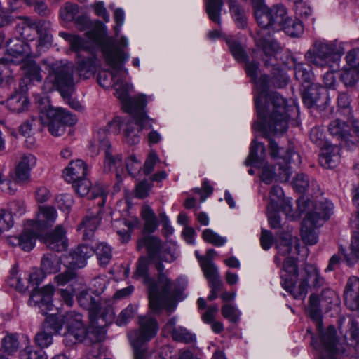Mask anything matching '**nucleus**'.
I'll list each match as a JSON object with an SVG mask.
<instances>
[{
    "instance_id": "3c124183",
    "label": "nucleus",
    "mask_w": 359,
    "mask_h": 359,
    "mask_svg": "<svg viewBox=\"0 0 359 359\" xmlns=\"http://www.w3.org/2000/svg\"><path fill=\"white\" fill-rule=\"evenodd\" d=\"M258 46L262 48L266 56L273 57L280 50V46L276 41L269 39H262L258 42Z\"/></svg>"
},
{
    "instance_id": "0eeeda50",
    "label": "nucleus",
    "mask_w": 359,
    "mask_h": 359,
    "mask_svg": "<svg viewBox=\"0 0 359 359\" xmlns=\"http://www.w3.org/2000/svg\"><path fill=\"white\" fill-rule=\"evenodd\" d=\"M128 45L127 38L123 36L118 44L107 43L103 46L102 52L106 62L111 67L112 71L111 73L102 71L98 74L97 82L102 87L113 86L120 76L128 74V69L121 65V63L129 57L128 54L125 53L121 48H126Z\"/></svg>"
},
{
    "instance_id": "473e14b6",
    "label": "nucleus",
    "mask_w": 359,
    "mask_h": 359,
    "mask_svg": "<svg viewBox=\"0 0 359 359\" xmlns=\"http://www.w3.org/2000/svg\"><path fill=\"white\" fill-rule=\"evenodd\" d=\"M50 330L53 332V328L47 323L46 317L41 330L36 334L34 337L36 344L41 349L47 348L53 344V339Z\"/></svg>"
},
{
    "instance_id": "f257e3e1",
    "label": "nucleus",
    "mask_w": 359,
    "mask_h": 359,
    "mask_svg": "<svg viewBox=\"0 0 359 359\" xmlns=\"http://www.w3.org/2000/svg\"><path fill=\"white\" fill-rule=\"evenodd\" d=\"M258 70L257 62L246 63V73L254 81L258 91L255 96V105L261 122L255 123L253 127L257 130L282 134L288 128L286 101L278 93L268 92L269 79L265 74L258 79Z\"/></svg>"
},
{
    "instance_id": "4d7b16f0",
    "label": "nucleus",
    "mask_w": 359,
    "mask_h": 359,
    "mask_svg": "<svg viewBox=\"0 0 359 359\" xmlns=\"http://www.w3.org/2000/svg\"><path fill=\"white\" fill-rule=\"evenodd\" d=\"M202 237L204 241L215 246H222L226 242V238L222 237L210 229H205L203 231Z\"/></svg>"
},
{
    "instance_id": "f3484780",
    "label": "nucleus",
    "mask_w": 359,
    "mask_h": 359,
    "mask_svg": "<svg viewBox=\"0 0 359 359\" xmlns=\"http://www.w3.org/2000/svg\"><path fill=\"white\" fill-rule=\"evenodd\" d=\"M147 99L144 94H139L133 97H130L128 100L123 104L124 111L132 114L137 120L138 123L142 121L149 122L148 117L144 111V109L147 106Z\"/></svg>"
},
{
    "instance_id": "423d86ee",
    "label": "nucleus",
    "mask_w": 359,
    "mask_h": 359,
    "mask_svg": "<svg viewBox=\"0 0 359 359\" xmlns=\"http://www.w3.org/2000/svg\"><path fill=\"white\" fill-rule=\"evenodd\" d=\"M47 323L53 328V332L63 334L66 346L83 341L88 334L82 315L75 311L61 315H50L47 316Z\"/></svg>"
},
{
    "instance_id": "de8ad7c7",
    "label": "nucleus",
    "mask_w": 359,
    "mask_h": 359,
    "mask_svg": "<svg viewBox=\"0 0 359 359\" xmlns=\"http://www.w3.org/2000/svg\"><path fill=\"white\" fill-rule=\"evenodd\" d=\"M283 273L281 275L282 284L283 283V276L288 277L290 279L294 280V285L297 278V266L296 261L292 257H287L283 264Z\"/></svg>"
},
{
    "instance_id": "864d4df0",
    "label": "nucleus",
    "mask_w": 359,
    "mask_h": 359,
    "mask_svg": "<svg viewBox=\"0 0 359 359\" xmlns=\"http://www.w3.org/2000/svg\"><path fill=\"white\" fill-rule=\"evenodd\" d=\"M30 171L16 165L14 172L10 174V178L19 184H27L30 181Z\"/></svg>"
},
{
    "instance_id": "13d9d810",
    "label": "nucleus",
    "mask_w": 359,
    "mask_h": 359,
    "mask_svg": "<svg viewBox=\"0 0 359 359\" xmlns=\"http://www.w3.org/2000/svg\"><path fill=\"white\" fill-rule=\"evenodd\" d=\"M136 309L133 305H128L118 316L116 323L118 326L126 325L134 316Z\"/></svg>"
},
{
    "instance_id": "9d476101",
    "label": "nucleus",
    "mask_w": 359,
    "mask_h": 359,
    "mask_svg": "<svg viewBox=\"0 0 359 359\" xmlns=\"http://www.w3.org/2000/svg\"><path fill=\"white\" fill-rule=\"evenodd\" d=\"M301 278L298 286L294 285V280L283 276V287L290 292L295 299L305 298L310 285L320 287L323 283V278L320 276L316 266L306 264L301 272Z\"/></svg>"
},
{
    "instance_id": "4c0bfd02",
    "label": "nucleus",
    "mask_w": 359,
    "mask_h": 359,
    "mask_svg": "<svg viewBox=\"0 0 359 359\" xmlns=\"http://www.w3.org/2000/svg\"><path fill=\"white\" fill-rule=\"evenodd\" d=\"M124 76V74L120 76L113 86L115 88L114 95L121 102L123 105L130 98L128 96L129 93L133 90V86L131 83L123 81L121 78Z\"/></svg>"
},
{
    "instance_id": "f704fd0d",
    "label": "nucleus",
    "mask_w": 359,
    "mask_h": 359,
    "mask_svg": "<svg viewBox=\"0 0 359 359\" xmlns=\"http://www.w3.org/2000/svg\"><path fill=\"white\" fill-rule=\"evenodd\" d=\"M61 260L55 254L48 253L45 255L41 262V269L43 273L51 274L60 270Z\"/></svg>"
},
{
    "instance_id": "1a4fd4ad",
    "label": "nucleus",
    "mask_w": 359,
    "mask_h": 359,
    "mask_svg": "<svg viewBox=\"0 0 359 359\" xmlns=\"http://www.w3.org/2000/svg\"><path fill=\"white\" fill-rule=\"evenodd\" d=\"M253 10L257 22L262 29L272 32L280 31L287 20V9L282 4L269 7L265 3L262 4L257 1Z\"/></svg>"
},
{
    "instance_id": "dca6fc26",
    "label": "nucleus",
    "mask_w": 359,
    "mask_h": 359,
    "mask_svg": "<svg viewBox=\"0 0 359 359\" xmlns=\"http://www.w3.org/2000/svg\"><path fill=\"white\" fill-rule=\"evenodd\" d=\"M72 184L76 192L79 195H80L81 196L88 195V197L90 198H94L97 200V205L98 206L102 207L104 205L105 203L106 195L102 187L99 186H95L92 189L91 191L90 192L91 182L88 180V179L86 178V177Z\"/></svg>"
},
{
    "instance_id": "69168bd1",
    "label": "nucleus",
    "mask_w": 359,
    "mask_h": 359,
    "mask_svg": "<svg viewBox=\"0 0 359 359\" xmlns=\"http://www.w3.org/2000/svg\"><path fill=\"white\" fill-rule=\"evenodd\" d=\"M126 167L133 177H135L142 168L140 161L137 160L135 155L130 156L126 161Z\"/></svg>"
},
{
    "instance_id": "58836bf2",
    "label": "nucleus",
    "mask_w": 359,
    "mask_h": 359,
    "mask_svg": "<svg viewBox=\"0 0 359 359\" xmlns=\"http://www.w3.org/2000/svg\"><path fill=\"white\" fill-rule=\"evenodd\" d=\"M151 260L145 257H140L133 278L142 280L143 283L149 285L151 279L149 276V266Z\"/></svg>"
},
{
    "instance_id": "4468645a",
    "label": "nucleus",
    "mask_w": 359,
    "mask_h": 359,
    "mask_svg": "<svg viewBox=\"0 0 359 359\" xmlns=\"http://www.w3.org/2000/svg\"><path fill=\"white\" fill-rule=\"evenodd\" d=\"M294 75L296 79L302 85V98L306 104L311 107L320 98V86L312 82L313 74L311 67L302 63H298L294 67Z\"/></svg>"
},
{
    "instance_id": "cd10ccee",
    "label": "nucleus",
    "mask_w": 359,
    "mask_h": 359,
    "mask_svg": "<svg viewBox=\"0 0 359 359\" xmlns=\"http://www.w3.org/2000/svg\"><path fill=\"white\" fill-rule=\"evenodd\" d=\"M36 34L39 36L38 47L46 48L52 43L51 23L49 20H40L36 22Z\"/></svg>"
},
{
    "instance_id": "37998d69",
    "label": "nucleus",
    "mask_w": 359,
    "mask_h": 359,
    "mask_svg": "<svg viewBox=\"0 0 359 359\" xmlns=\"http://www.w3.org/2000/svg\"><path fill=\"white\" fill-rule=\"evenodd\" d=\"M265 154V147L264 144L252 141L248 161L249 164L257 166V164L262 161Z\"/></svg>"
},
{
    "instance_id": "a878e982",
    "label": "nucleus",
    "mask_w": 359,
    "mask_h": 359,
    "mask_svg": "<svg viewBox=\"0 0 359 359\" xmlns=\"http://www.w3.org/2000/svg\"><path fill=\"white\" fill-rule=\"evenodd\" d=\"M34 219H29L25 225V230L20 234V248L25 251H30L34 246L36 238L40 235L39 231H34Z\"/></svg>"
},
{
    "instance_id": "7ed1b4c3",
    "label": "nucleus",
    "mask_w": 359,
    "mask_h": 359,
    "mask_svg": "<svg viewBox=\"0 0 359 359\" xmlns=\"http://www.w3.org/2000/svg\"><path fill=\"white\" fill-rule=\"evenodd\" d=\"M39 106V118L31 117L20 125L19 131L24 136H29L32 133L40 132L46 126L49 132L54 136L62 135L66 126H73L76 118L62 108H54L47 100L42 99Z\"/></svg>"
},
{
    "instance_id": "338daca9",
    "label": "nucleus",
    "mask_w": 359,
    "mask_h": 359,
    "mask_svg": "<svg viewBox=\"0 0 359 359\" xmlns=\"http://www.w3.org/2000/svg\"><path fill=\"white\" fill-rule=\"evenodd\" d=\"M153 185L147 180H142L136 184L135 196L139 198H144L149 195Z\"/></svg>"
},
{
    "instance_id": "a211bd4d",
    "label": "nucleus",
    "mask_w": 359,
    "mask_h": 359,
    "mask_svg": "<svg viewBox=\"0 0 359 359\" xmlns=\"http://www.w3.org/2000/svg\"><path fill=\"white\" fill-rule=\"evenodd\" d=\"M57 212L54 207L49 205L40 206L34 221V231L40 233L52 226L56 222Z\"/></svg>"
},
{
    "instance_id": "5fc2aeb1",
    "label": "nucleus",
    "mask_w": 359,
    "mask_h": 359,
    "mask_svg": "<svg viewBox=\"0 0 359 359\" xmlns=\"http://www.w3.org/2000/svg\"><path fill=\"white\" fill-rule=\"evenodd\" d=\"M79 12V7L76 4H73L71 3H66L61 8H60V17L61 18L66 22L73 21L76 18V15Z\"/></svg>"
},
{
    "instance_id": "4be33fe9",
    "label": "nucleus",
    "mask_w": 359,
    "mask_h": 359,
    "mask_svg": "<svg viewBox=\"0 0 359 359\" xmlns=\"http://www.w3.org/2000/svg\"><path fill=\"white\" fill-rule=\"evenodd\" d=\"M318 225L320 224L318 219H313V214H306L301 228L302 238L305 244L315 245L318 242V237L316 229Z\"/></svg>"
},
{
    "instance_id": "f03ea898",
    "label": "nucleus",
    "mask_w": 359,
    "mask_h": 359,
    "mask_svg": "<svg viewBox=\"0 0 359 359\" xmlns=\"http://www.w3.org/2000/svg\"><path fill=\"white\" fill-rule=\"evenodd\" d=\"M335 296L333 291L324 290L320 297L315 294H311L309 297L308 312L315 322L319 334L318 339L311 337V345L318 352L320 359H337L339 355L344 354L346 351L344 345L337 341L334 327L329 326L324 330L322 324L320 306L331 304Z\"/></svg>"
},
{
    "instance_id": "052dcab7",
    "label": "nucleus",
    "mask_w": 359,
    "mask_h": 359,
    "mask_svg": "<svg viewBox=\"0 0 359 359\" xmlns=\"http://www.w3.org/2000/svg\"><path fill=\"white\" fill-rule=\"evenodd\" d=\"M20 359H47L45 352L42 349L35 350L32 347H26L20 353Z\"/></svg>"
},
{
    "instance_id": "6e6552de",
    "label": "nucleus",
    "mask_w": 359,
    "mask_h": 359,
    "mask_svg": "<svg viewBox=\"0 0 359 359\" xmlns=\"http://www.w3.org/2000/svg\"><path fill=\"white\" fill-rule=\"evenodd\" d=\"M269 149L271 157L278 158L280 161L278 163V172L274 170L273 167L264 164L260 175L262 180L266 184H271L276 177L280 182H287L292 174L289 164L300 163L299 154L291 149L285 150L283 148H280L273 140H269Z\"/></svg>"
},
{
    "instance_id": "0e129e2a",
    "label": "nucleus",
    "mask_w": 359,
    "mask_h": 359,
    "mask_svg": "<svg viewBox=\"0 0 359 359\" xmlns=\"http://www.w3.org/2000/svg\"><path fill=\"white\" fill-rule=\"evenodd\" d=\"M348 332L351 338L355 341V350H359V323L353 318H350L348 323Z\"/></svg>"
},
{
    "instance_id": "c85d7f7f",
    "label": "nucleus",
    "mask_w": 359,
    "mask_h": 359,
    "mask_svg": "<svg viewBox=\"0 0 359 359\" xmlns=\"http://www.w3.org/2000/svg\"><path fill=\"white\" fill-rule=\"evenodd\" d=\"M151 126V125L149 122L142 121L140 124L137 123V120H136L135 123L128 122L123 131L125 141L131 145L137 144L140 140V130L144 128H150Z\"/></svg>"
},
{
    "instance_id": "9b49d317",
    "label": "nucleus",
    "mask_w": 359,
    "mask_h": 359,
    "mask_svg": "<svg viewBox=\"0 0 359 359\" xmlns=\"http://www.w3.org/2000/svg\"><path fill=\"white\" fill-rule=\"evenodd\" d=\"M140 330L128 334L130 341L133 347L135 359H144L146 348L144 344L151 340L158 332V324L155 319L142 316L139 319Z\"/></svg>"
},
{
    "instance_id": "49530a36",
    "label": "nucleus",
    "mask_w": 359,
    "mask_h": 359,
    "mask_svg": "<svg viewBox=\"0 0 359 359\" xmlns=\"http://www.w3.org/2000/svg\"><path fill=\"white\" fill-rule=\"evenodd\" d=\"M286 34L292 37H298L303 33V25L297 19H292L287 16V22H284L282 29Z\"/></svg>"
},
{
    "instance_id": "393cba45",
    "label": "nucleus",
    "mask_w": 359,
    "mask_h": 359,
    "mask_svg": "<svg viewBox=\"0 0 359 359\" xmlns=\"http://www.w3.org/2000/svg\"><path fill=\"white\" fill-rule=\"evenodd\" d=\"M65 233V229L61 226H57L53 232L46 237V245L53 250L58 252L65 250L67 248Z\"/></svg>"
},
{
    "instance_id": "72a5a7b5",
    "label": "nucleus",
    "mask_w": 359,
    "mask_h": 359,
    "mask_svg": "<svg viewBox=\"0 0 359 359\" xmlns=\"http://www.w3.org/2000/svg\"><path fill=\"white\" fill-rule=\"evenodd\" d=\"M17 30L22 39L32 41L36 36V22L27 17H20Z\"/></svg>"
},
{
    "instance_id": "7c9ffc66",
    "label": "nucleus",
    "mask_w": 359,
    "mask_h": 359,
    "mask_svg": "<svg viewBox=\"0 0 359 359\" xmlns=\"http://www.w3.org/2000/svg\"><path fill=\"white\" fill-rule=\"evenodd\" d=\"M279 240L277 243L278 255L275 257V262L277 264L281 262L280 255H286L289 254L292 248L293 238L289 232L280 233ZM294 239H297L296 237Z\"/></svg>"
},
{
    "instance_id": "aec40b11",
    "label": "nucleus",
    "mask_w": 359,
    "mask_h": 359,
    "mask_svg": "<svg viewBox=\"0 0 359 359\" xmlns=\"http://www.w3.org/2000/svg\"><path fill=\"white\" fill-rule=\"evenodd\" d=\"M340 149L337 145H333L325 142L323 147L319 156L320 165L325 168H335L340 161Z\"/></svg>"
},
{
    "instance_id": "2f4dec72",
    "label": "nucleus",
    "mask_w": 359,
    "mask_h": 359,
    "mask_svg": "<svg viewBox=\"0 0 359 359\" xmlns=\"http://www.w3.org/2000/svg\"><path fill=\"white\" fill-rule=\"evenodd\" d=\"M328 130L333 137L339 140L346 141L350 135L349 126L345 121L336 118L330 122Z\"/></svg>"
},
{
    "instance_id": "603ef678",
    "label": "nucleus",
    "mask_w": 359,
    "mask_h": 359,
    "mask_svg": "<svg viewBox=\"0 0 359 359\" xmlns=\"http://www.w3.org/2000/svg\"><path fill=\"white\" fill-rule=\"evenodd\" d=\"M285 199L283 189L278 185L273 186L269 194V203L267 207L279 208L280 203Z\"/></svg>"
},
{
    "instance_id": "680f3d73",
    "label": "nucleus",
    "mask_w": 359,
    "mask_h": 359,
    "mask_svg": "<svg viewBox=\"0 0 359 359\" xmlns=\"http://www.w3.org/2000/svg\"><path fill=\"white\" fill-rule=\"evenodd\" d=\"M313 186L314 181L309 182V178L304 174H297L293 180V186L299 192H304L309 187V184Z\"/></svg>"
},
{
    "instance_id": "8fccbe9b",
    "label": "nucleus",
    "mask_w": 359,
    "mask_h": 359,
    "mask_svg": "<svg viewBox=\"0 0 359 359\" xmlns=\"http://www.w3.org/2000/svg\"><path fill=\"white\" fill-rule=\"evenodd\" d=\"M341 79L346 86H353L359 81V69L350 67L344 69Z\"/></svg>"
},
{
    "instance_id": "c9c22d12",
    "label": "nucleus",
    "mask_w": 359,
    "mask_h": 359,
    "mask_svg": "<svg viewBox=\"0 0 359 359\" xmlns=\"http://www.w3.org/2000/svg\"><path fill=\"white\" fill-rule=\"evenodd\" d=\"M7 50L18 62L24 61L31 54L29 45L20 40H17L13 46L8 44Z\"/></svg>"
},
{
    "instance_id": "c756f323",
    "label": "nucleus",
    "mask_w": 359,
    "mask_h": 359,
    "mask_svg": "<svg viewBox=\"0 0 359 359\" xmlns=\"http://www.w3.org/2000/svg\"><path fill=\"white\" fill-rule=\"evenodd\" d=\"M21 85L22 83H20L21 93H16L11 95L7 100L6 102L7 107L11 111L18 113L25 111L29 104L27 97L25 93L26 89L25 86H22Z\"/></svg>"
},
{
    "instance_id": "c03bdc74",
    "label": "nucleus",
    "mask_w": 359,
    "mask_h": 359,
    "mask_svg": "<svg viewBox=\"0 0 359 359\" xmlns=\"http://www.w3.org/2000/svg\"><path fill=\"white\" fill-rule=\"evenodd\" d=\"M122 167V157L119 154H113L112 151L108 147L105 150V160L104 162V170L105 172L117 170L118 168Z\"/></svg>"
},
{
    "instance_id": "412c9836",
    "label": "nucleus",
    "mask_w": 359,
    "mask_h": 359,
    "mask_svg": "<svg viewBox=\"0 0 359 359\" xmlns=\"http://www.w3.org/2000/svg\"><path fill=\"white\" fill-rule=\"evenodd\" d=\"M88 165L80 159L72 161L63 171L65 180L69 183H75L78 180L86 177L88 174Z\"/></svg>"
},
{
    "instance_id": "09e8293b",
    "label": "nucleus",
    "mask_w": 359,
    "mask_h": 359,
    "mask_svg": "<svg viewBox=\"0 0 359 359\" xmlns=\"http://www.w3.org/2000/svg\"><path fill=\"white\" fill-rule=\"evenodd\" d=\"M95 253L101 265L108 264L112 258L111 248L105 243H99L95 250Z\"/></svg>"
},
{
    "instance_id": "f8f14e48",
    "label": "nucleus",
    "mask_w": 359,
    "mask_h": 359,
    "mask_svg": "<svg viewBox=\"0 0 359 359\" xmlns=\"http://www.w3.org/2000/svg\"><path fill=\"white\" fill-rule=\"evenodd\" d=\"M77 300L79 305L88 310L91 316L99 317L107 324L114 320L115 316L111 300L102 299L98 296L93 297L88 290H81Z\"/></svg>"
},
{
    "instance_id": "a18cd8bd",
    "label": "nucleus",
    "mask_w": 359,
    "mask_h": 359,
    "mask_svg": "<svg viewBox=\"0 0 359 359\" xmlns=\"http://www.w3.org/2000/svg\"><path fill=\"white\" fill-rule=\"evenodd\" d=\"M333 208L332 203L325 201L318 205V207L316 208V211L307 214H313V219H318V222H320L321 220H327L329 218L332 213Z\"/></svg>"
},
{
    "instance_id": "6ab92c4d",
    "label": "nucleus",
    "mask_w": 359,
    "mask_h": 359,
    "mask_svg": "<svg viewBox=\"0 0 359 359\" xmlns=\"http://www.w3.org/2000/svg\"><path fill=\"white\" fill-rule=\"evenodd\" d=\"M344 297L345 304L348 309L359 311V278L356 276L349 278Z\"/></svg>"
},
{
    "instance_id": "ea45409f",
    "label": "nucleus",
    "mask_w": 359,
    "mask_h": 359,
    "mask_svg": "<svg viewBox=\"0 0 359 359\" xmlns=\"http://www.w3.org/2000/svg\"><path fill=\"white\" fill-rule=\"evenodd\" d=\"M22 68L25 77L29 79L31 81H42L43 76L41 74V69L36 62L32 60L25 62Z\"/></svg>"
},
{
    "instance_id": "e2e57ef3",
    "label": "nucleus",
    "mask_w": 359,
    "mask_h": 359,
    "mask_svg": "<svg viewBox=\"0 0 359 359\" xmlns=\"http://www.w3.org/2000/svg\"><path fill=\"white\" fill-rule=\"evenodd\" d=\"M172 339L176 341L184 343H191L195 340V336L188 332L187 330L183 327H177V330L174 332L172 336Z\"/></svg>"
},
{
    "instance_id": "6e6d98bb",
    "label": "nucleus",
    "mask_w": 359,
    "mask_h": 359,
    "mask_svg": "<svg viewBox=\"0 0 359 359\" xmlns=\"http://www.w3.org/2000/svg\"><path fill=\"white\" fill-rule=\"evenodd\" d=\"M348 264H353L359 259V233L353 236L351 244V252L344 255Z\"/></svg>"
},
{
    "instance_id": "e433bc0d",
    "label": "nucleus",
    "mask_w": 359,
    "mask_h": 359,
    "mask_svg": "<svg viewBox=\"0 0 359 359\" xmlns=\"http://www.w3.org/2000/svg\"><path fill=\"white\" fill-rule=\"evenodd\" d=\"M142 217L144 222V231L148 233L154 232L157 229L158 224L153 210L148 205L143 206L142 210Z\"/></svg>"
},
{
    "instance_id": "20e7f679",
    "label": "nucleus",
    "mask_w": 359,
    "mask_h": 359,
    "mask_svg": "<svg viewBox=\"0 0 359 359\" xmlns=\"http://www.w3.org/2000/svg\"><path fill=\"white\" fill-rule=\"evenodd\" d=\"M155 268L158 272L157 281L152 280L149 283V306L155 312L165 308L169 313L174 311L178 301L180 291L177 284L168 278L164 272L165 266L161 262H155Z\"/></svg>"
},
{
    "instance_id": "2eb2a0df",
    "label": "nucleus",
    "mask_w": 359,
    "mask_h": 359,
    "mask_svg": "<svg viewBox=\"0 0 359 359\" xmlns=\"http://www.w3.org/2000/svg\"><path fill=\"white\" fill-rule=\"evenodd\" d=\"M55 290V287L50 284L40 290H33L29 300V305L38 306L43 314H46L53 309L52 297Z\"/></svg>"
},
{
    "instance_id": "5701e85b",
    "label": "nucleus",
    "mask_w": 359,
    "mask_h": 359,
    "mask_svg": "<svg viewBox=\"0 0 359 359\" xmlns=\"http://www.w3.org/2000/svg\"><path fill=\"white\" fill-rule=\"evenodd\" d=\"M145 247L151 262L155 266L156 262H160L158 259V252L163 249V244L161 241L156 236H147L139 240L137 248L140 249Z\"/></svg>"
},
{
    "instance_id": "a19ab883",
    "label": "nucleus",
    "mask_w": 359,
    "mask_h": 359,
    "mask_svg": "<svg viewBox=\"0 0 359 359\" xmlns=\"http://www.w3.org/2000/svg\"><path fill=\"white\" fill-rule=\"evenodd\" d=\"M229 7L232 17L238 27L243 28L247 24L244 10L239 6L236 0H229Z\"/></svg>"
},
{
    "instance_id": "774afa93",
    "label": "nucleus",
    "mask_w": 359,
    "mask_h": 359,
    "mask_svg": "<svg viewBox=\"0 0 359 359\" xmlns=\"http://www.w3.org/2000/svg\"><path fill=\"white\" fill-rule=\"evenodd\" d=\"M346 66L359 69V48H353L346 55Z\"/></svg>"
},
{
    "instance_id": "39448f33",
    "label": "nucleus",
    "mask_w": 359,
    "mask_h": 359,
    "mask_svg": "<svg viewBox=\"0 0 359 359\" xmlns=\"http://www.w3.org/2000/svg\"><path fill=\"white\" fill-rule=\"evenodd\" d=\"M43 66L48 75L44 85L48 91L56 88L62 97H68L74 86V65L67 60H55L45 59L42 61Z\"/></svg>"
},
{
    "instance_id": "b1692460",
    "label": "nucleus",
    "mask_w": 359,
    "mask_h": 359,
    "mask_svg": "<svg viewBox=\"0 0 359 359\" xmlns=\"http://www.w3.org/2000/svg\"><path fill=\"white\" fill-rule=\"evenodd\" d=\"M101 207L98 206L96 215H87L78 227V231L82 235L83 238L89 240L94 236L95 231L100 224Z\"/></svg>"
},
{
    "instance_id": "79ce46f5",
    "label": "nucleus",
    "mask_w": 359,
    "mask_h": 359,
    "mask_svg": "<svg viewBox=\"0 0 359 359\" xmlns=\"http://www.w3.org/2000/svg\"><path fill=\"white\" fill-rule=\"evenodd\" d=\"M223 7L222 0H207L206 12L209 18L218 25L221 24L220 13Z\"/></svg>"
},
{
    "instance_id": "bb28decb",
    "label": "nucleus",
    "mask_w": 359,
    "mask_h": 359,
    "mask_svg": "<svg viewBox=\"0 0 359 359\" xmlns=\"http://www.w3.org/2000/svg\"><path fill=\"white\" fill-rule=\"evenodd\" d=\"M198 261L209 285L214 284L216 288H218L219 285H223L219 278L218 269L214 263L204 257H198Z\"/></svg>"
},
{
    "instance_id": "bf43d9fd",
    "label": "nucleus",
    "mask_w": 359,
    "mask_h": 359,
    "mask_svg": "<svg viewBox=\"0 0 359 359\" xmlns=\"http://www.w3.org/2000/svg\"><path fill=\"white\" fill-rule=\"evenodd\" d=\"M2 347L4 351L8 355L16 352L18 349V342L17 337L13 334H8L2 339Z\"/></svg>"
},
{
    "instance_id": "ddd939ff",
    "label": "nucleus",
    "mask_w": 359,
    "mask_h": 359,
    "mask_svg": "<svg viewBox=\"0 0 359 359\" xmlns=\"http://www.w3.org/2000/svg\"><path fill=\"white\" fill-rule=\"evenodd\" d=\"M342 54V48L334 42L316 41L305 55L308 62L316 67H330L337 55Z\"/></svg>"
}]
</instances>
